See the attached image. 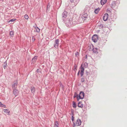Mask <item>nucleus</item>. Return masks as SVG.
I'll return each mask as SVG.
<instances>
[{"label":"nucleus","instance_id":"nucleus-1","mask_svg":"<svg viewBox=\"0 0 127 127\" xmlns=\"http://www.w3.org/2000/svg\"><path fill=\"white\" fill-rule=\"evenodd\" d=\"M84 94L82 92H80L79 95H77V98L78 100L80 99H82L84 97Z\"/></svg>","mask_w":127,"mask_h":127},{"label":"nucleus","instance_id":"nucleus-2","mask_svg":"<svg viewBox=\"0 0 127 127\" xmlns=\"http://www.w3.org/2000/svg\"><path fill=\"white\" fill-rule=\"evenodd\" d=\"M81 120L79 119H78L76 121L75 124L74 123H73L72 124L73 126L75 127L76 126H79L81 125Z\"/></svg>","mask_w":127,"mask_h":127},{"label":"nucleus","instance_id":"nucleus-3","mask_svg":"<svg viewBox=\"0 0 127 127\" xmlns=\"http://www.w3.org/2000/svg\"><path fill=\"white\" fill-rule=\"evenodd\" d=\"M18 84L17 80L14 81L12 84V87L13 89H17Z\"/></svg>","mask_w":127,"mask_h":127},{"label":"nucleus","instance_id":"nucleus-4","mask_svg":"<svg viewBox=\"0 0 127 127\" xmlns=\"http://www.w3.org/2000/svg\"><path fill=\"white\" fill-rule=\"evenodd\" d=\"M13 93L15 96V97L17 96L19 94V91L16 89H13Z\"/></svg>","mask_w":127,"mask_h":127},{"label":"nucleus","instance_id":"nucleus-5","mask_svg":"<svg viewBox=\"0 0 127 127\" xmlns=\"http://www.w3.org/2000/svg\"><path fill=\"white\" fill-rule=\"evenodd\" d=\"M59 44V40L58 39H56L55 41L54 45V46L56 48H58Z\"/></svg>","mask_w":127,"mask_h":127},{"label":"nucleus","instance_id":"nucleus-6","mask_svg":"<svg viewBox=\"0 0 127 127\" xmlns=\"http://www.w3.org/2000/svg\"><path fill=\"white\" fill-rule=\"evenodd\" d=\"M98 39V36L97 35H94L92 38V40L94 42H96Z\"/></svg>","mask_w":127,"mask_h":127},{"label":"nucleus","instance_id":"nucleus-7","mask_svg":"<svg viewBox=\"0 0 127 127\" xmlns=\"http://www.w3.org/2000/svg\"><path fill=\"white\" fill-rule=\"evenodd\" d=\"M108 14L107 13H106L104 14L103 18V20L104 21L107 20L108 18Z\"/></svg>","mask_w":127,"mask_h":127},{"label":"nucleus","instance_id":"nucleus-8","mask_svg":"<svg viewBox=\"0 0 127 127\" xmlns=\"http://www.w3.org/2000/svg\"><path fill=\"white\" fill-rule=\"evenodd\" d=\"M81 72L80 74L81 76H82L83 75V74L84 72V68L82 67V64L81 66Z\"/></svg>","mask_w":127,"mask_h":127},{"label":"nucleus","instance_id":"nucleus-9","mask_svg":"<svg viewBox=\"0 0 127 127\" xmlns=\"http://www.w3.org/2000/svg\"><path fill=\"white\" fill-rule=\"evenodd\" d=\"M107 2V0H101L100 1L101 4L102 5L104 4Z\"/></svg>","mask_w":127,"mask_h":127},{"label":"nucleus","instance_id":"nucleus-10","mask_svg":"<svg viewBox=\"0 0 127 127\" xmlns=\"http://www.w3.org/2000/svg\"><path fill=\"white\" fill-rule=\"evenodd\" d=\"M37 58V56H34L32 59V62L34 63L36 61Z\"/></svg>","mask_w":127,"mask_h":127},{"label":"nucleus","instance_id":"nucleus-11","mask_svg":"<svg viewBox=\"0 0 127 127\" xmlns=\"http://www.w3.org/2000/svg\"><path fill=\"white\" fill-rule=\"evenodd\" d=\"M59 125L58 122L57 121H56L54 123V127H58Z\"/></svg>","mask_w":127,"mask_h":127},{"label":"nucleus","instance_id":"nucleus-12","mask_svg":"<svg viewBox=\"0 0 127 127\" xmlns=\"http://www.w3.org/2000/svg\"><path fill=\"white\" fill-rule=\"evenodd\" d=\"M3 111L5 113H9L10 112V111L8 110L7 109H3Z\"/></svg>","mask_w":127,"mask_h":127},{"label":"nucleus","instance_id":"nucleus-13","mask_svg":"<svg viewBox=\"0 0 127 127\" xmlns=\"http://www.w3.org/2000/svg\"><path fill=\"white\" fill-rule=\"evenodd\" d=\"M31 92L32 93H34L35 92V89L33 87H32L31 88Z\"/></svg>","mask_w":127,"mask_h":127},{"label":"nucleus","instance_id":"nucleus-14","mask_svg":"<svg viewBox=\"0 0 127 127\" xmlns=\"http://www.w3.org/2000/svg\"><path fill=\"white\" fill-rule=\"evenodd\" d=\"M98 49L96 48H94L93 49V52L96 54L98 53Z\"/></svg>","mask_w":127,"mask_h":127},{"label":"nucleus","instance_id":"nucleus-15","mask_svg":"<svg viewBox=\"0 0 127 127\" xmlns=\"http://www.w3.org/2000/svg\"><path fill=\"white\" fill-rule=\"evenodd\" d=\"M83 104L81 102H79L78 104V107L82 108L83 107Z\"/></svg>","mask_w":127,"mask_h":127},{"label":"nucleus","instance_id":"nucleus-16","mask_svg":"<svg viewBox=\"0 0 127 127\" xmlns=\"http://www.w3.org/2000/svg\"><path fill=\"white\" fill-rule=\"evenodd\" d=\"M34 28L36 30V31L37 32H39L40 31V29L37 27H35Z\"/></svg>","mask_w":127,"mask_h":127},{"label":"nucleus","instance_id":"nucleus-17","mask_svg":"<svg viewBox=\"0 0 127 127\" xmlns=\"http://www.w3.org/2000/svg\"><path fill=\"white\" fill-rule=\"evenodd\" d=\"M100 10V9L99 8H98L95 9V12L96 14H97Z\"/></svg>","mask_w":127,"mask_h":127},{"label":"nucleus","instance_id":"nucleus-18","mask_svg":"<svg viewBox=\"0 0 127 127\" xmlns=\"http://www.w3.org/2000/svg\"><path fill=\"white\" fill-rule=\"evenodd\" d=\"M10 35L11 37H13L14 35V32L12 31L10 32Z\"/></svg>","mask_w":127,"mask_h":127},{"label":"nucleus","instance_id":"nucleus-19","mask_svg":"<svg viewBox=\"0 0 127 127\" xmlns=\"http://www.w3.org/2000/svg\"><path fill=\"white\" fill-rule=\"evenodd\" d=\"M24 18L28 20L29 18V17L27 14H26L24 16Z\"/></svg>","mask_w":127,"mask_h":127},{"label":"nucleus","instance_id":"nucleus-20","mask_svg":"<svg viewBox=\"0 0 127 127\" xmlns=\"http://www.w3.org/2000/svg\"><path fill=\"white\" fill-rule=\"evenodd\" d=\"M0 107H3L4 108L6 107V106L5 105L2 104V103L1 102H0Z\"/></svg>","mask_w":127,"mask_h":127},{"label":"nucleus","instance_id":"nucleus-21","mask_svg":"<svg viewBox=\"0 0 127 127\" xmlns=\"http://www.w3.org/2000/svg\"><path fill=\"white\" fill-rule=\"evenodd\" d=\"M73 107L74 108H76V104H75V103L73 101Z\"/></svg>","mask_w":127,"mask_h":127},{"label":"nucleus","instance_id":"nucleus-22","mask_svg":"<svg viewBox=\"0 0 127 127\" xmlns=\"http://www.w3.org/2000/svg\"><path fill=\"white\" fill-rule=\"evenodd\" d=\"M16 20V19H13L10 20L8 22V23H9L10 22H13Z\"/></svg>","mask_w":127,"mask_h":127},{"label":"nucleus","instance_id":"nucleus-23","mask_svg":"<svg viewBox=\"0 0 127 127\" xmlns=\"http://www.w3.org/2000/svg\"><path fill=\"white\" fill-rule=\"evenodd\" d=\"M79 53L77 52L75 53V55L77 57H78V56H79Z\"/></svg>","mask_w":127,"mask_h":127},{"label":"nucleus","instance_id":"nucleus-24","mask_svg":"<svg viewBox=\"0 0 127 127\" xmlns=\"http://www.w3.org/2000/svg\"><path fill=\"white\" fill-rule=\"evenodd\" d=\"M83 17L85 18H87V15L86 14H84L83 15Z\"/></svg>","mask_w":127,"mask_h":127},{"label":"nucleus","instance_id":"nucleus-25","mask_svg":"<svg viewBox=\"0 0 127 127\" xmlns=\"http://www.w3.org/2000/svg\"><path fill=\"white\" fill-rule=\"evenodd\" d=\"M84 65L85 66L87 67L88 66V64L86 63H85L84 64Z\"/></svg>","mask_w":127,"mask_h":127},{"label":"nucleus","instance_id":"nucleus-26","mask_svg":"<svg viewBox=\"0 0 127 127\" xmlns=\"http://www.w3.org/2000/svg\"><path fill=\"white\" fill-rule=\"evenodd\" d=\"M4 64H5V65H3V67L4 68V69H5V67H6V66L7 64H5V63H4Z\"/></svg>","mask_w":127,"mask_h":127},{"label":"nucleus","instance_id":"nucleus-27","mask_svg":"<svg viewBox=\"0 0 127 127\" xmlns=\"http://www.w3.org/2000/svg\"><path fill=\"white\" fill-rule=\"evenodd\" d=\"M71 119L73 121H74V118L73 116H72Z\"/></svg>","mask_w":127,"mask_h":127},{"label":"nucleus","instance_id":"nucleus-28","mask_svg":"<svg viewBox=\"0 0 127 127\" xmlns=\"http://www.w3.org/2000/svg\"><path fill=\"white\" fill-rule=\"evenodd\" d=\"M35 37L33 36L32 37V41H34L35 40Z\"/></svg>","mask_w":127,"mask_h":127},{"label":"nucleus","instance_id":"nucleus-29","mask_svg":"<svg viewBox=\"0 0 127 127\" xmlns=\"http://www.w3.org/2000/svg\"><path fill=\"white\" fill-rule=\"evenodd\" d=\"M39 69H37V72H38L39 71Z\"/></svg>","mask_w":127,"mask_h":127},{"label":"nucleus","instance_id":"nucleus-30","mask_svg":"<svg viewBox=\"0 0 127 127\" xmlns=\"http://www.w3.org/2000/svg\"><path fill=\"white\" fill-rule=\"evenodd\" d=\"M74 97H77V95L76 96H75V95L74 96Z\"/></svg>","mask_w":127,"mask_h":127},{"label":"nucleus","instance_id":"nucleus-31","mask_svg":"<svg viewBox=\"0 0 127 127\" xmlns=\"http://www.w3.org/2000/svg\"><path fill=\"white\" fill-rule=\"evenodd\" d=\"M79 72L78 73V74H79Z\"/></svg>","mask_w":127,"mask_h":127},{"label":"nucleus","instance_id":"nucleus-32","mask_svg":"<svg viewBox=\"0 0 127 127\" xmlns=\"http://www.w3.org/2000/svg\"><path fill=\"white\" fill-rule=\"evenodd\" d=\"M2 0V1H3V0Z\"/></svg>","mask_w":127,"mask_h":127}]
</instances>
